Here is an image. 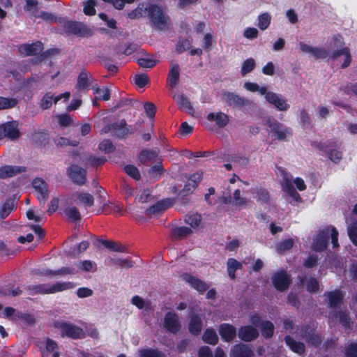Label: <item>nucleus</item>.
Wrapping results in <instances>:
<instances>
[{
	"mask_svg": "<svg viewBox=\"0 0 357 357\" xmlns=\"http://www.w3.org/2000/svg\"><path fill=\"white\" fill-rule=\"evenodd\" d=\"M111 262L114 265L127 268H131L133 266L132 261L128 259H113L111 260Z\"/></svg>",
	"mask_w": 357,
	"mask_h": 357,
	"instance_id": "nucleus-58",
	"label": "nucleus"
},
{
	"mask_svg": "<svg viewBox=\"0 0 357 357\" xmlns=\"http://www.w3.org/2000/svg\"><path fill=\"white\" fill-rule=\"evenodd\" d=\"M76 271L75 268L70 267H64L61 268L57 271H52L49 269H42L40 271L38 274L44 275H73L75 274Z\"/></svg>",
	"mask_w": 357,
	"mask_h": 357,
	"instance_id": "nucleus-29",
	"label": "nucleus"
},
{
	"mask_svg": "<svg viewBox=\"0 0 357 357\" xmlns=\"http://www.w3.org/2000/svg\"><path fill=\"white\" fill-rule=\"evenodd\" d=\"M207 119L210 121H215L219 127H225L229 123V116L221 112L217 113H209Z\"/></svg>",
	"mask_w": 357,
	"mask_h": 357,
	"instance_id": "nucleus-26",
	"label": "nucleus"
},
{
	"mask_svg": "<svg viewBox=\"0 0 357 357\" xmlns=\"http://www.w3.org/2000/svg\"><path fill=\"white\" fill-rule=\"evenodd\" d=\"M328 304L331 308L337 309L340 306L343 295L339 290H335L327 294Z\"/></svg>",
	"mask_w": 357,
	"mask_h": 357,
	"instance_id": "nucleus-28",
	"label": "nucleus"
},
{
	"mask_svg": "<svg viewBox=\"0 0 357 357\" xmlns=\"http://www.w3.org/2000/svg\"><path fill=\"white\" fill-rule=\"evenodd\" d=\"M242 263L239 262L234 258H229L227 261V268L229 277L234 280L236 278L235 272L236 270L241 269Z\"/></svg>",
	"mask_w": 357,
	"mask_h": 357,
	"instance_id": "nucleus-30",
	"label": "nucleus"
},
{
	"mask_svg": "<svg viewBox=\"0 0 357 357\" xmlns=\"http://www.w3.org/2000/svg\"><path fill=\"white\" fill-rule=\"evenodd\" d=\"M134 82L138 87L142 88L149 82V77L146 74L135 75Z\"/></svg>",
	"mask_w": 357,
	"mask_h": 357,
	"instance_id": "nucleus-60",
	"label": "nucleus"
},
{
	"mask_svg": "<svg viewBox=\"0 0 357 357\" xmlns=\"http://www.w3.org/2000/svg\"><path fill=\"white\" fill-rule=\"evenodd\" d=\"M244 88L250 92H259L261 95L266 94L267 88L265 86L260 87L257 83L246 82L243 85Z\"/></svg>",
	"mask_w": 357,
	"mask_h": 357,
	"instance_id": "nucleus-45",
	"label": "nucleus"
},
{
	"mask_svg": "<svg viewBox=\"0 0 357 357\" xmlns=\"http://www.w3.org/2000/svg\"><path fill=\"white\" fill-rule=\"evenodd\" d=\"M158 151L157 150H143L139 155V160L142 163L153 161L158 157Z\"/></svg>",
	"mask_w": 357,
	"mask_h": 357,
	"instance_id": "nucleus-39",
	"label": "nucleus"
},
{
	"mask_svg": "<svg viewBox=\"0 0 357 357\" xmlns=\"http://www.w3.org/2000/svg\"><path fill=\"white\" fill-rule=\"evenodd\" d=\"M61 331V336H67L71 338H82L84 336L83 330L72 324L58 322L56 326Z\"/></svg>",
	"mask_w": 357,
	"mask_h": 357,
	"instance_id": "nucleus-4",
	"label": "nucleus"
},
{
	"mask_svg": "<svg viewBox=\"0 0 357 357\" xmlns=\"http://www.w3.org/2000/svg\"><path fill=\"white\" fill-rule=\"evenodd\" d=\"M77 268L82 271L95 272L97 270V265L92 261L84 260L77 264Z\"/></svg>",
	"mask_w": 357,
	"mask_h": 357,
	"instance_id": "nucleus-42",
	"label": "nucleus"
},
{
	"mask_svg": "<svg viewBox=\"0 0 357 357\" xmlns=\"http://www.w3.org/2000/svg\"><path fill=\"white\" fill-rule=\"evenodd\" d=\"M233 204L236 206H245L248 202V199L241 196L240 190H236L233 195Z\"/></svg>",
	"mask_w": 357,
	"mask_h": 357,
	"instance_id": "nucleus-54",
	"label": "nucleus"
},
{
	"mask_svg": "<svg viewBox=\"0 0 357 357\" xmlns=\"http://www.w3.org/2000/svg\"><path fill=\"white\" fill-rule=\"evenodd\" d=\"M271 15L266 12L258 16L257 26L261 31L266 30L270 25L271 22Z\"/></svg>",
	"mask_w": 357,
	"mask_h": 357,
	"instance_id": "nucleus-40",
	"label": "nucleus"
},
{
	"mask_svg": "<svg viewBox=\"0 0 357 357\" xmlns=\"http://www.w3.org/2000/svg\"><path fill=\"white\" fill-rule=\"evenodd\" d=\"M131 303L139 309H145L146 310H151V303L144 301L142 298L139 296H135L132 298Z\"/></svg>",
	"mask_w": 357,
	"mask_h": 357,
	"instance_id": "nucleus-44",
	"label": "nucleus"
},
{
	"mask_svg": "<svg viewBox=\"0 0 357 357\" xmlns=\"http://www.w3.org/2000/svg\"><path fill=\"white\" fill-rule=\"evenodd\" d=\"M252 193L254 195V197L258 202L267 203L269 199L268 192L266 189L256 188L254 189Z\"/></svg>",
	"mask_w": 357,
	"mask_h": 357,
	"instance_id": "nucleus-38",
	"label": "nucleus"
},
{
	"mask_svg": "<svg viewBox=\"0 0 357 357\" xmlns=\"http://www.w3.org/2000/svg\"><path fill=\"white\" fill-rule=\"evenodd\" d=\"M283 174V178L281 181V185L282 187L283 190L287 192L294 201L296 202H301V198L299 195V194L296 192V190L294 189V186L291 184V181L289 179L287 174L284 173Z\"/></svg>",
	"mask_w": 357,
	"mask_h": 357,
	"instance_id": "nucleus-15",
	"label": "nucleus"
},
{
	"mask_svg": "<svg viewBox=\"0 0 357 357\" xmlns=\"http://www.w3.org/2000/svg\"><path fill=\"white\" fill-rule=\"evenodd\" d=\"M74 287V284L70 282H56L53 284H42L31 286L29 288L31 295L38 294H51L61 292Z\"/></svg>",
	"mask_w": 357,
	"mask_h": 357,
	"instance_id": "nucleus-1",
	"label": "nucleus"
},
{
	"mask_svg": "<svg viewBox=\"0 0 357 357\" xmlns=\"http://www.w3.org/2000/svg\"><path fill=\"white\" fill-rule=\"evenodd\" d=\"M75 202H79L86 207H91L94 204L93 196L88 192H79L73 195Z\"/></svg>",
	"mask_w": 357,
	"mask_h": 357,
	"instance_id": "nucleus-21",
	"label": "nucleus"
},
{
	"mask_svg": "<svg viewBox=\"0 0 357 357\" xmlns=\"http://www.w3.org/2000/svg\"><path fill=\"white\" fill-rule=\"evenodd\" d=\"M202 328V321L197 315L192 316L189 322V331L193 335H198Z\"/></svg>",
	"mask_w": 357,
	"mask_h": 357,
	"instance_id": "nucleus-32",
	"label": "nucleus"
},
{
	"mask_svg": "<svg viewBox=\"0 0 357 357\" xmlns=\"http://www.w3.org/2000/svg\"><path fill=\"white\" fill-rule=\"evenodd\" d=\"M180 71L177 64H172L167 77V84L171 88L175 87L179 80Z\"/></svg>",
	"mask_w": 357,
	"mask_h": 357,
	"instance_id": "nucleus-27",
	"label": "nucleus"
},
{
	"mask_svg": "<svg viewBox=\"0 0 357 357\" xmlns=\"http://www.w3.org/2000/svg\"><path fill=\"white\" fill-rule=\"evenodd\" d=\"M64 213L67 218L71 221L75 222L81 219L80 213L75 206H71L66 208Z\"/></svg>",
	"mask_w": 357,
	"mask_h": 357,
	"instance_id": "nucleus-43",
	"label": "nucleus"
},
{
	"mask_svg": "<svg viewBox=\"0 0 357 357\" xmlns=\"http://www.w3.org/2000/svg\"><path fill=\"white\" fill-rule=\"evenodd\" d=\"M58 123L61 126L68 127L73 123V119L68 114H59L56 116Z\"/></svg>",
	"mask_w": 357,
	"mask_h": 357,
	"instance_id": "nucleus-57",
	"label": "nucleus"
},
{
	"mask_svg": "<svg viewBox=\"0 0 357 357\" xmlns=\"http://www.w3.org/2000/svg\"><path fill=\"white\" fill-rule=\"evenodd\" d=\"M67 174L74 183L79 185L86 182V170L77 165H71L67 169Z\"/></svg>",
	"mask_w": 357,
	"mask_h": 357,
	"instance_id": "nucleus-8",
	"label": "nucleus"
},
{
	"mask_svg": "<svg viewBox=\"0 0 357 357\" xmlns=\"http://www.w3.org/2000/svg\"><path fill=\"white\" fill-rule=\"evenodd\" d=\"M285 342L292 351L298 354H302L304 352L305 346L303 343L295 341L289 335L285 337Z\"/></svg>",
	"mask_w": 357,
	"mask_h": 357,
	"instance_id": "nucleus-33",
	"label": "nucleus"
},
{
	"mask_svg": "<svg viewBox=\"0 0 357 357\" xmlns=\"http://www.w3.org/2000/svg\"><path fill=\"white\" fill-rule=\"evenodd\" d=\"M33 188L37 192V197L40 204L44 205L48 198L47 183L40 178H35L32 182Z\"/></svg>",
	"mask_w": 357,
	"mask_h": 357,
	"instance_id": "nucleus-10",
	"label": "nucleus"
},
{
	"mask_svg": "<svg viewBox=\"0 0 357 357\" xmlns=\"http://www.w3.org/2000/svg\"><path fill=\"white\" fill-rule=\"evenodd\" d=\"M192 231L187 227H176L172 230V236L176 239L183 238L192 234Z\"/></svg>",
	"mask_w": 357,
	"mask_h": 357,
	"instance_id": "nucleus-34",
	"label": "nucleus"
},
{
	"mask_svg": "<svg viewBox=\"0 0 357 357\" xmlns=\"http://www.w3.org/2000/svg\"><path fill=\"white\" fill-rule=\"evenodd\" d=\"M255 67V59L250 58L243 61L241 66V75L245 76L251 72Z\"/></svg>",
	"mask_w": 357,
	"mask_h": 357,
	"instance_id": "nucleus-52",
	"label": "nucleus"
},
{
	"mask_svg": "<svg viewBox=\"0 0 357 357\" xmlns=\"http://www.w3.org/2000/svg\"><path fill=\"white\" fill-rule=\"evenodd\" d=\"M43 357H59L60 351L57 343L47 337L43 342V346L40 347Z\"/></svg>",
	"mask_w": 357,
	"mask_h": 357,
	"instance_id": "nucleus-9",
	"label": "nucleus"
},
{
	"mask_svg": "<svg viewBox=\"0 0 357 357\" xmlns=\"http://www.w3.org/2000/svg\"><path fill=\"white\" fill-rule=\"evenodd\" d=\"M162 173V167L160 164H157L152 167L149 171V177L152 179H158Z\"/></svg>",
	"mask_w": 357,
	"mask_h": 357,
	"instance_id": "nucleus-59",
	"label": "nucleus"
},
{
	"mask_svg": "<svg viewBox=\"0 0 357 357\" xmlns=\"http://www.w3.org/2000/svg\"><path fill=\"white\" fill-rule=\"evenodd\" d=\"M54 142L57 147L64 148L69 146H76L79 144L77 140H71L69 138L57 136L54 139Z\"/></svg>",
	"mask_w": 357,
	"mask_h": 357,
	"instance_id": "nucleus-35",
	"label": "nucleus"
},
{
	"mask_svg": "<svg viewBox=\"0 0 357 357\" xmlns=\"http://www.w3.org/2000/svg\"><path fill=\"white\" fill-rule=\"evenodd\" d=\"M185 223L189 225L192 228H197L202 221L201 215L198 213L188 215L185 219Z\"/></svg>",
	"mask_w": 357,
	"mask_h": 357,
	"instance_id": "nucleus-50",
	"label": "nucleus"
},
{
	"mask_svg": "<svg viewBox=\"0 0 357 357\" xmlns=\"http://www.w3.org/2000/svg\"><path fill=\"white\" fill-rule=\"evenodd\" d=\"M301 336L305 338L310 344L312 346L317 347L321 343V339L319 336L314 333H305L304 335L302 334Z\"/></svg>",
	"mask_w": 357,
	"mask_h": 357,
	"instance_id": "nucleus-53",
	"label": "nucleus"
},
{
	"mask_svg": "<svg viewBox=\"0 0 357 357\" xmlns=\"http://www.w3.org/2000/svg\"><path fill=\"white\" fill-rule=\"evenodd\" d=\"M17 104L15 98H6L0 97V109H6L14 107Z\"/></svg>",
	"mask_w": 357,
	"mask_h": 357,
	"instance_id": "nucleus-56",
	"label": "nucleus"
},
{
	"mask_svg": "<svg viewBox=\"0 0 357 357\" xmlns=\"http://www.w3.org/2000/svg\"><path fill=\"white\" fill-rule=\"evenodd\" d=\"M146 10L149 12L152 25L155 29L162 30L168 26L169 19L160 7L151 5Z\"/></svg>",
	"mask_w": 357,
	"mask_h": 357,
	"instance_id": "nucleus-2",
	"label": "nucleus"
},
{
	"mask_svg": "<svg viewBox=\"0 0 357 357\" xmlns=\"http://www.w3.org/2000/svg\"><path fill=\"white\" fill-rule=\"evenodd\" d=\"M330 229L326 228L319 232L313 243V249L316 251L323 250L326 248L328 241Z\"/></svg>",
	"mask_w": 357,
	"mask_h": 357,
	"instance_id": "nucleus-16",
	"label": "nucleus"
},
{
	"mask_svg": "<svg viewBox=\"0 0 357 357\" xmlns=\"http://www.w3.org/2000/svg\"><path fill=\"white\" fill-rule=\"evenodd\" d=\"M21 291L18 287H14L11 284H6L0 287V295L6 296H15L20 295Z\"/></svg>",
	"mask_w": 357,
	"mask_h": 357,
	"instance_id": "nucleus-36",
	"label": "nucleus"
},
{
	"mask_svg": "<svg viewBox=\"0 0 357 357\" xmlns=\"http://www.w3.org/2000/svg\"><path fill=\"white\" fill-rule=\"evenodd\" d=\"M181 277L183 281L199 292H204L208 288L205 282L193 275L184 273Z\"/></svg>",
	"mask_w": 357,
	"mask_h": 357,
	"instance_id": "nucleus-17",
	"label": "nucleus"
},
{
	"mask_svg": "<svg viewBox=\"0 0 357 357\" xmlns=\"http://www.w3.org/2000/svg\"><path fill=\"white\" fill-rule=\"evenodd\" d=\"M139 357H163V354L157 350L151 349H140L137 351Z\"/></svg>",
	"mask_w": 357,
	"mask_h": 357,
	"instance_id": "nucleus-51",
	"label": "nucleus"
},
{
	"mask_svg": "<svg viewBox=\"0 0 357 357\" xmlns=\"http://www.w3.org/2000/svg\"><path fill=\"white\" fill-rule=\"evenodd\" d=\"M202 178V173L197 172L191 175L182 190V195H187L188 193L191 192L194 189H195Z\"/></svg>",
	"mask_w": 357,
	"mask_h": 357,
	"instance_id": "nucleus-22",
	"label": "nucleus"
},
{
	"mask_svg": "<svg viewBox=\"0 0 357 357\" xmlns=\"http://www.w3.org/2000/svg\"><path fill=\"white\" fill-rule=\"evenodd\" d=\"M268 125L271 132H273L280 140H285L287 137L291 135L290 130L287 128L276 121L269 123Z\"/></svg>",
	"mask_w": 357,
	"mask_h": 357,
	"instance_id": "nucleus-18",
	"label": "nucleus"
},
{
	"mask_svg": "<svg viewBox=\"0 0 357 357\" xmlns=\"http://www.w3.org/2000/svg\"><path fill=\"white\" fill-rule=\"evenodd\" d=\"M345 357H357V344L351 343L345 348Z\"/></svg>",
	"mask_w": 357,
	"mask_h": 357,
	"instance_id": "nucleus-63",
	"label": "nucleus"
},
{
	"mask_svg": "<svg viewBox=\"0 0 357 357\" xmlns=\"http://www.w3.org/2000/svg\"><path fill=\"white\" fill-rule=\"evenodd\" d=\"M258 336V331L252 326H244L240 328L238 337L246 342L252 341Z\"/></svg>",
	"mask_w": 357,
	"mask_h": 357,
	"instance_id": "nucleus-24",
	"label": "nucleus"
},
{
	"mask_svg": "<svg viewBox=\"0 0 357 357\" xmlns=\"http://www.w3.org/2000/svg\"><path fill=\"white\" fill-rule=\"evenodd\" d=\"M348 234L351 241L357 244V221L354 225L349 227Z\"/></svg>",
	"mask_w": 357,
	"mask_h": 357,
	"instance_id": "nucleus-64",
	"label": "nucleus"
},
{
	"mask_svg": "<svg viewBox=\"0 0 357 357\" xmlns=\"http://www.w3.org/2000/svg\"><path fill=\"white\" fill-rule=\"evenodd\" d=\"M340 56H343V63H342V68H344L349 66L351 61V56L349 52V50L347 47H344L342 50L334 52L329 55V58L332 59H336Z\"/></svg>",
	"mask_w": 357,
	"mask_h": 357,
	"instance_id": "nucleus-25",
	"label": "nucleus"
},
{
	"mask_svg": "<svg viewBox=\"0 0 357 357\" xmlns=\"http://www.w3.org/2000/svg\"><path fill=\"white\" fill-rule=\"evenodd\" d=\"M230 357H253V353L248 346L240 344L232 348Z\"/></svg>",
	"mask_w": 357,
	"mask_h": 357,
	"instance_id": "nucleus-20",
	"label": "nucleus"
},
{
	"mask_svg": "<svg viewBox=\"0 0 357 357\" xmlns=\"http://www.w3.org/2000/svg\"><path fill=\"white\" fill-rule=\"evenodd\" d=\"M124 169L128 175H129L135 180H139L140 174L137 167H135L133 165H127L124 167Z\"/></svg>",
	"mask_w": 357,
	"mask_h": 357,
	"instance_id": "nucleus-62",
	"label": "nucleus"
},
{
	"mask_svg": "<svg viewBox=\"0 0 357 357\" xmlns=\"http://www.w3.org/2000/svg\"><path fill=\"white\" fill-rule=\"evenodd\" d=\"M20 137V132L16 121L7 122L0 125V140L6 137L14 141Z\"/></svg>",
	"mask_w": 357,
	"mask_h": 357,
	"instance_id": "nucleus-3",
	"label": "nucleus"
},
{
	"mask_svg": "<svg viewBox=\"0 0 357 357\" xmlns=\"http://www.w3.org/2000/svg\"><path fill=\"white\" fill-rule=\"evenodd\" d=\"M43 49V43L39 41L31 44H23L18 48L20 53L24 56L36 55L41 52Z\"/></svg>",
	"mask_w": 357,
	"mask_h": 357,
	"instance_id": "nucleus-13",
	"label": "nucleus"
},
{
	"mask_svg": "<svg viewBox=\"0 0 357 357\" xmlns=\"http://www.w3.org/2000/svg\"><path fill=\"white\" fill-rule=\"evenodd\" d=\"M219 333L221 337L226 342L231 341L236 335V328L229 324H221L219 327Z\"/></svg>",
	"mask_w": 357,
	"mask_h": 357,
	"instance_id": "nucleus-19",
	"label": "nucleus"
},
{
	"mask_svg": "<svg viewBox=\"0 0 357 357\" xmlns=\"http://www.w3.org/2000/svg\"><path fill=\"white\" fill-rule=\"evenodd\" d=\"M158 63V61L151 56H145L137 59L138 65L144 68H152Z\"/></svg>",
	"mask_w": 357,
	"mask_h": 357,
	"instance_id": "nucleus-48",
	"label": "nucleus"
},
{
	"mask_svg": "<svg viewBox=\"0 0 357 357\" xmlns=\"http://www.w3.org/2000/svg\"><path fill=\"white\" fill-rule=\"evenodd\" d=\"M89 84V75L86 73L82 72L79 77L77 80V86L79 88L85 89L86 88Z\"/></svg>",
	"mask_w": 357,
	"mask_h": 357,
	"instance_id": "nucleus-61",
	"label": "nucleus"
},
{
	"mask_svg": "<svg viewBox=\"0 0 357 357\" xmlns=\"http://www.w3.org/2000/svg\"><path fill=\"white\" fill-rule=\"evenodd\" d=\"M203 340L210 344H215L218 341V337L215 331L211 328H207L202 336Z\"/></svg>",
	"mask_w": 357,
	"mask_h": 357,
	"instance_id": "nucleus-37",
	"label": "nucleus"
},
{
	"mask_svg": "<svg viewBox=\"0 0 357 357\" xmlns=\"http://www.w3.org/2000/svg\"><path fill=\"white\" fill-rule=\"evenodd\" d=\"M99 242H100L102 245H104L105 247H106L108 249L112 250L113 251L121 252H126V247L120 243H116V242L108 241H105V240H100Z\"/></svg>",
	"mask_w": 357,
	"mask_h": 357,
	"instance_id": "nucleus-46",
	"label": "nucleus"
},
{
	"mask_svg": "<svg viewBox=\"0 0 357 357\" xmlns=\"http://www.w3.org/2000/svg\"><path fill=\"white\" fill-rule=\"evenodd\" d=\"M24 172V168L18 166L5 165L0 167V178H7Z\"/></svg>",
	"mask_w": 357,
	"mask_h": 357,
	"instance_id": "nucleus-23",
	"label": "nucleus"
},
{
	"mask_svg": "<svg viewBox=\"0 0 357 357\" xmlns=\"http://www.w3.org/2000/svg\"><path fill=\"white\" fill-rule=\"evenodd\" d=\"M173 204V202L170 199L161 200L155 204L146 209V213L150 217H153L165 211L167 208Z\"/></svg>",
	"mask_w": 357,
	"mask_h": 357,
	"instance_id": "nucleus-14",
	"label": "nucleus"
},
{
	"mask_svg": "<svg viewBox=\"0 0 357 357\" xmlns=\"http://www.w3.org/2000/svg\"><path fill=\"white\" fill-rule=\"evenodd\" d=\"M174 98L181 109L185 110L190 114H192L194 112V109L190 102L183 94L176 95L174 96Z\"/></svg>",
	"mask_w": 357,
	"mask_h": 357,
	"instance_id": "nucleus-31",
	"label": "nucleus"
},
{
	"mask_svg": "<svg viewBox=\"0 0 357 357\" xmlns=\"http://www.w3.org/2000/svg\"><path fill=\"white\" fill-rule=\"evenodd\" d=\"M272 282L275 289L283 291L289 287L291 280L287 273L281 271L274 275Z\"/></svg>",
	"mask_w": 357,
	"mask_h": 357,
	"instance_id": "nucleus-11",
	"label": "nucleus"
},
{
	"mask_svg": "<svg viewBox=\"0 0 357 357\" xmlns=\"http://www.w3.org/2000/svg\"><path fill=\"white\" fill-rule=\"evenodd\" d=\"M93 93L95 94L96 99L108 100L110 98V91L106 87L99 88L98 86L93 87Z\"/></svg>",
	"mask_w": 357,
	"mask_h": 357,
	"instance_id": "nucleus-41",
	"label": "nucleus"
},
{
	"mask_svg": "<svg viewBox=\"0 0 357 357\" xmlns=\"http://www.w3.org/2000/svg\"><path fill=\"white\" fill-rule=\"evenodd\" d=\"M294 244V238H290L278 243L275 246V248L278 253H282L291 249L293 247Z\"/></svg>",
	"mask_w": 357,
	"mask_h": 357,
	"instance_id": "nucleus-47",
	"label": "nucleus"
},
{
	"mask_svg": "<svg viewBox=\"0 0 357 357\" xmlns=\"http://www.w3.org/2000/svg\"><path fill=\"white\" fill-rule=\"evenodd\" d=\"M222 100L229 105L237 107H241L250 102L248 100L239 96L231 92H225L222 94Z\"/></svg>",
	"mask_w": 357,
	"mask_h": 357,
	"instance_id": "nucleus-12",
	"label": "nucleus"
},
{
	"mask_svg": "<svg viewBox=\"0 0 357 357\" xmlns=\"http://www.w3.org/2000/svg\"><path fill=\"white\" fill-rule=\"evenodd\" d=\"M15 207L14 201L6 202L3 206L0 211V216L2 219L6 218Z\"/></svg>",
	"mask_w": 357,
	"mask_h": 357,
	"instance_id": "nucleus-55",
	"label": "nucleus"
},
{
	"mask_svg": "<svg viewBox=\"0 0 357 357\" xmlns=\"http://www.w3.org/2000/svg\"><path fill=\"white\" fill-rule=\"evenodd\" d=\"M264 96L266 101L279 111H287L289 108L287 99L280 94L267 91Z\"/></svg>",
	"mask_w": 357,
	"mask_h": 357,
	"instance_id": "nucleus-5",
	"label": "nucleus"
},
{
	"mask_svg": "<svg viewBox=\"0 0 357 357\" xmlns=\"http://www.w3.org/2000/svg\"><path fill=\"white\" fill-rule=\"evenodd\" d=\"M111 129L114 130V134L119 137H125L135 131L132 126L128 125L123 119L114 123L112 128H105L103 131L104 132H107Z\"/></svg>",
	"mask_w": 357,
	"mask_h": 357,
	"instance_id": "nucleus-6",
	"label": "nucleus"
},
{
	"mask_svg": "<svg viewBox=\"0 0 357 357\" xmlns=\"http://www.w3.org/2000/svg\"><path fill=\"white\" fill-rule=\"evenodd\" d=\"M260 328L261 330L262 335L265 337H270L273 334L274 326L268 321H265L261 323Z\"/></svg>",
	"mask_w": 357,
	"mask_h": 357,
	"instance_id": "nucleus-49",
	"label": "nucleus"
},
{
	"mask_svg": "<svg viewBox=\"0 0 357 357\" xmlns=\"http://www.w3.org/2000/svg\"><path fill=\"white\" fill-rule=\"evenodd\" d=\"M163 326L170 333H176L178 332L181 328V324L177 314L174 312H168L165 316Z\"/></svg>",
	"mask_w": 357,
	"mask_h": 357,
	"instance_id": "nucleus-7",
	"label": "nucleus"
}]
</instances>
